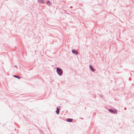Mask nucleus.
Instances as JSON below:
<instances>
[{"label": "nucleus", "mask_w": 134, "mask_h": 134, "mask_svg": "<svg viewBox=\"0 0 134 134\" xmlns=\"http://www.w3.org/2000/svg\"><path fill=\"white\" fill-rule=\"evenodd\" d=\"M59 109L58 108H57V111H56V112L57 114H58L59 113Z\"/></svg>", "instance_id": "6"}, {"label": "nucleus", "mask_w": 134, "mask_h": 134, "mask_svg": "<svg viewBox=\"0 0 134 134\" xmlns=\"http://www.w3.org/2000/svg\"><path fill=\"white\" fill-rule=\"evenodd\" d=\"M47 3L49 5H51V3L49 1L47 2Z\"/></svg>", "instance_id": "8"}, {"label": "nucleus", "mask_w": 134, "mask_h": 134, "mask_svg": "<svg viewBox=\"0 0 134 134\" xmlns=\"http://www.w3.org/2000/svg\"><path fill=\"white\" fill-rule=\"evenodd\" d=\"M57 73L60 76L62 75V70L60 68H57Z\"/></svg>", "instance_id": "1"}, {"label": "nucleus", "mask_w": 134, "mask_h": 134, "mask_svg": "<svg viewBox=\"0 0 134 134\" xmlns=\"http://www.w3.org/2000/svg\"><path fill=\"white\" fill-rule=\"evenodd\" d=\"M109 111L111 113H117V111H116L115 112V113L112 110L110 109L109 110Z\"/></svg>", "instance_id": "4"}, {"label": "nucleus", "mask_w": 134, "mask_h": 134, "mask_svg": "<svg viewBox=\"0 0 134 134\" xmlns=\"http://www.w3.org/2000/svg\"><path fill=\"white\" fill-rule=\"evenodd\" d=\"M73 120V119H66V121L68 122H71Z\"/></svg>", "instance_id": "2"}, {"label": "nucleus", "mask_w": 134, "mask_h": 134, "mask_svg": "<svg viewBox=\"0 0 134 134\" xmlns=\"http://www.w3.org/2000/svg\"><path fill=\"white\" fill-rule=\"evenodd\" d=\"M41 1V2H43V1H42V0L41 1Z\"/></svg>", "instance_id": "9"}, {"label": "nucleus", "mask_w": 134, "mask_h": 134, "mask_svg": "<svg viewBox=\"0 0 134 134\" xmlns=\"http://www.w3.org/2000/svg\"><path fill=\"white\" fill-rule=\"evenodd\" d=\"M72 52L73 53L76 54H77L78 53L77 51H75L74 50L72 51Z\"/></svg>", "instance_id": "3"}, {"label": "nucleus", "mask_w": 134, "mask_h": 134, "mask_svg": "<svg viewBox=\"0 0 134 134\" xmlns=\"http://www.w3.org/2000/svg\"><path fill=\"white\" fill-rule=\"evenodd\" d=\"M90 69L92 70V71H94V70L93 69V68L92 66L91 65L90 66Z\"/></svg>", "instance_id": "5"}, {"label": "nucleus", "mask_w": 134, "mask_h": 134, "mask_svg": "<svg viewBox=\"0 0 134 134\" xmlns=\"http://www.w3.org/2000/svg\"><path fill=\"white\" fill-rule=\"evenodd\" d=\"M14 77H15L16 78H18L19 79H20V78H21V77H19L18 76H16V75H14Z\"/></svg>", "instance_id": "7"}]
</instances>
